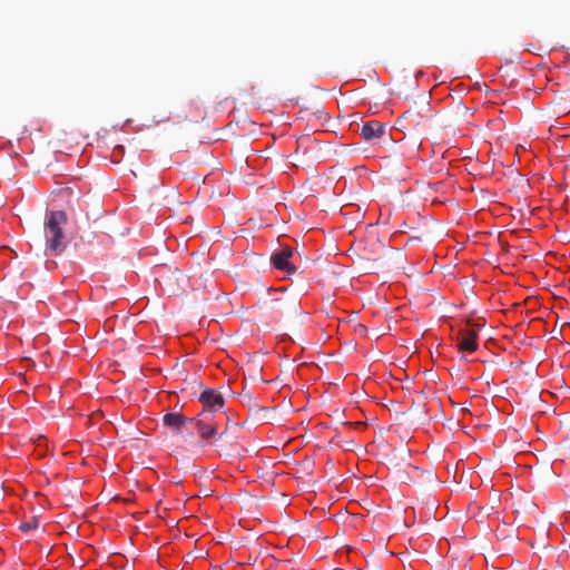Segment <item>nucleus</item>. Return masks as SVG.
<instances>
[{
    "label": "nucleus",
    "mask_w": 570,
    "mask_h": 570,
    "mask_svg": "<svg viewBox=\"0 0 570 570\" xmlns=\"http://www.w3.org/2000/svg\"><path fill=\"white\" fill-rule=\"evenodd\" d=\"M67 220V214L63 210H51L46 214L43 220L46 255L58 256L66 249L67 240L63 227Z\"/></svg>",
    "instance_id": "obj_1"
},
{
    "label": "nucleus",
    "mask_w": 570,
    "mask_h": 570,
    "mask_svg": "<svg viewBox=\"0 0 570 570\" xmlns=\"http://www.w3.org/2000/svg\"><path fill=\"white\" fill-rule=\"evenodd\" d=\"M430 110L429 101L411 107L396 119V128L402 131L421 132L424 127V120L430 116Z\"/></svg>",
    "instance_id": "obj_2"
},
{
    "label": "nucleus",
    "mask_w": 570,
    "mask_h": 570,
    "mask_svg": "<svg viewBox=\"0 0 570 570\" xmlns=\"http://www.w3.org/2000/svg\"><path fill=\"white\" fill-rule=\"evenodd\" d=\"M193 433L196 431L203 440L212 442L217 434V424L208 413H202L196 419L189 420Z\"/></svg>",
    "instance_id": "obj_3"
},
{
    "label": "nucleus",
    "mask_w": 570,
    "mask_h": 570,
    "mask_svg": "<svg viewBox=\"0 0 570 570\" xmlns=\"http://www.w3.org/2000/svg\"><path fill=\"white\" fill-rule=\"evenodd\" d=\"M188 417L184 416L181 413L173 412L167 413L163 417L164 424L174 430L177 434H180L185 440L193 438V431H188L187 425H189Z\"/></svg>",
    "instance_id": "obj_4"
},
{
    "label": "nucleus",
    "mask_w": 570,
    "mask_h": 570,
    "mask_svg": "<svg viewBox=\"0 0 570 570\" xmlns=\"http://www.w3.org/2000/svg\"><path fill=\"white\" fill-rule=\"evenodd\" d=\"M292 256V247L285 246L271 256V263L279 271L286 272L287 274H294L296 272V267L289 262Z\"/></svg>",
    "instance_id": "obj_5"
},
{
    "label": "nucleus",
    "mask_w": 570,
    "mask_h": 570,
    "mask_svg": "<svg viewBox=\"0 0 570 570\" xmlns=\"http://www.w3.org/2000/svg\"><path fill=\"white\" fill-rule=\"evenodd\" d=\"M199 402L204 406L203 413L216 411L224 405L223 396L215 390H205L199 396Z\"/></svg>",
    "instance_id": "obj_6"
},
{
    "label": "nucleus",
    "mask_w": 570,
    "mask_h": 570,
    "mask_svg": "<svg viewBox=\"0 0 570 570\" xmlns=\"http://www.w3.org/2000/svg\"><path fill=\"white\" fill-rule=\"evenodd\" d=\"M478 332L474 328H465L461 332V337L458 343L460 351L473 353L478 350Z\"/></svg>",
    "instance_id": "obj_7"
},
{
    "label": "nucleus",
    "mask_w": 570,
    "mask_h": 570,
    "mask_svg": "<svg viewBox=\"0 0 570 570\" xmlns=\"http://www.w3.org/2000/svg\"><path fill=\"white\" fill-rule=\"evenodd\" d=\"M384 132H385L384 125L376 120L367 121V122L363 124V126L361 128V135H362L363 139L367 140V141L382 137L384 135Z\"/></svg>",
    "instance_id": "obj_8"
},
{
    "label": "nucleus",
    "mask_w": 570,
    "mask_h": 570,
    "mask_svg": "<svg viewBox=\"0 0 570 570\" xmlns=\"http://www.w3.org/2000/svg\"><path fill=\"white\" fill-rule=\"evenodd\" d=\"M38 520L36 518H32V520L23 522L20 524V530L23 532H27L29 530L36 529L38 527Z\"/></svg>",
    "instance_id": "obj_9"
}]
</instances>
